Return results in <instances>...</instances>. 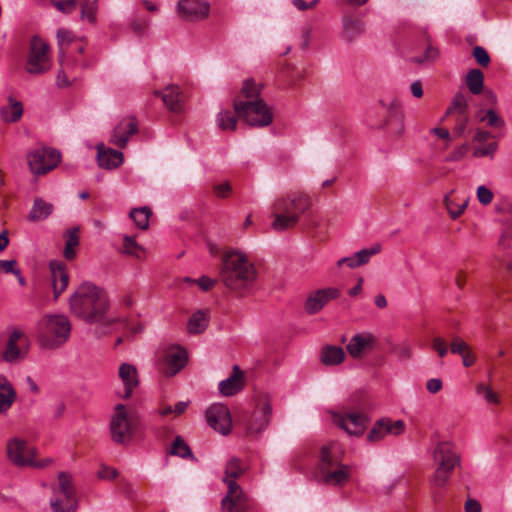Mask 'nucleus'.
Masks as SVG:
<instances>
[{
	"instance_id": "nucleus-1",
	"label": "nucleus",
	"mask_w": 512,
	"mask_h": 512,
	"mask_svg": "<svg viewBox=\"0 0 512 512\" xmlns=\"http://www.w3.org/2000/svg\"><path fill=\"white\" fill-rule=\"evenodd\" d=\"M108 299L106 294L92 283H82L70 298L71 312L88 323H97L95 333L103 336L111 332L109 327L116 319L107 316Z\"/></svg>"
},
{
	"instance_id": "nucleus-2",
	"label": "nucleus",
	"mask_w": 512,
	"mask_h": 512,
	"mask_svg": "<svg viewBox=\"0 0 512 512\" xmlns=\"http://www.w3.org/2000/svg\"><path fill=\"white\" fill-rule=\"evenodd\" d=\"M262 89L261 83L246 79L233 102L235 114L253 127H266L273 121L272 109L260 97Z\"/></svg>"
},
{
	"instance_id": "nucleus-3",
	"label": "nucleus",
	"mask_w": 512,
	"mask_h": 512,
	"mask_svg": "<svg viewBox=\"0 0 512 512\" xmlns=\"http://www.w3.org/2000/svg\"><path fill=\"white\" fill-rule=\"evenodd\" d=\"M219 278L227 288L243 294L254 285L257 271L245 253L229 250L221 257Z\"/></svg>"
},
{
	"instance_id": "nucleus-4",
	"label": "nucleus",
	"mask_w": 512,
	"mask_h": 512,
	"mask_svg": "<svg viewBox=\"0 0 512 512\" xmlns=\"http://www.w3.org/2000/svg\"><path fill=\"white\" fill-rule=\"evenodd\" d=\"M312 206L311 197L302 191H294L278 197L272 204L273 230L281 232L295 227L301 216Z\"/></svg>"
},
{
	"instance_id": "nucleus-5",
	"label": "nucleus",
	"mask_w": 512,
	"mask_h": 512,
	"mask_svg": "<svg viewBox=\"0 0 512 512\" xmlns=\"http://www.w3.org/2000/svg\"><path fill=\"white\" fill-rule=\"evenodd\" d=\"M339 453L340 448L336 442L327 443L321 448L319 482L334 487H343L349 483L352 467L341 462Z\"/></svg>"
},
{
	"instance_id": "nucleus-6",
	"label": "nucleus",
	"mask_w": 512,
	"mask_h": 512,
	"mask_svg": "<svg viewBox=\"0 0 512 512\" xmlns=\"http://www.w3.org/2000/svg\"><path fill=\"white\" fill-rule=\"evenodd\" d=\"M432 459L435 466L431 483L439 488L444 487L453 471L461 464V456L455 444L448 440L439 441L432 449Z\"/></svg>"
},
{
	"instance_id": "nucleus-7",
	"label": "nucleus",
	"mask_w": 512,
	"mask_h": 512,
	"mask_svg": "<svg viewBox=\"0 0 512 512\" xmlns=\"http://www.w3.org/2000/svg\"><path fill=\"white\" fill-rule=\"evenodd\" d=\"M70 333V321L62 314L45 315L37 325V340L45 349L61 347L69 339Z\"/></svg>"
},
{
	"instance_id": "nucleus-8",
	"label": "nucleus",
	"mask_w": 512,
	"mask_h": 512,
	"mask_svg": "<svg viewBox=\"0 0 512 512\" xmlns=\"http://www.w3.org/2000/svg\"><path fill=\"white\" fill-rule=\"evenodd\" d=\"M137 427V418L128 413L124 404H117L110 420L113 441L119 444L129 443L133 439Z\"/></svg>"
},
{
	"instance_id": "nucleus-9",
	"label": "nucleus",
	"mask_w": 512,
	"mask_h": 512,
	"mask_svg": "<svg viewBox=\"0 0 512 512\" xmlns=\"http://www.w3.org/2000/svg\"><path fill=\"white\" fill-rule=\"evenodd\" d=\"M53 512H76L78 501L73 486L72 476L67 472L58 474V488L50 500Z\"/></svg>"
},
{
	"instance_id": "nucleus-10",
	"label": "nucleus",
	"mask_w": 512,
	"mask_h": 512,
	"mask_svg": "<svg viewBox=\"0 0 512 512\" xmlns=\"http://www.w3.org/2000/svg\"><path fill=\"white\" fill-rule=\"evenodd\" d=\"M7 456L16 466H33L43 468L50 465L53 461L46 458L42 461L36 460V449L20 438H12L6 445Z\"/></svg>"
},
{
	"instance_id": "nucleus-11",
	"label": "nucleus",
	"mask_w": 512,
	"mask_h": 512,
	"mask_svg": "<svg viewBox=\"0 0 512 512\" xmlns=\"http://www.w3.org/2000/svg\"><path fill=\"white\" fill-rule=\"evenodd\" d=\"M30 349L27 334L18 327L8 330L7 342L2 352V358L8 363L18 362L26 357Z\"/></svg>"
},
{
	"instance_id": "nucleus-12",
	"label": "nucleus",
	"mask_w": 512,
	"mask_h": 512,
	"mask_svg": "<svg viewBox=\"0 0 512 512\" xmlns=\"http://www.w3.org/2000/svg\"><path fill=\"white\" fill-rule=\"evenodd\" d=\"M60 159L58 151L48 148H37L27 154V162L34 175H44L53 170Z\"/></svg>"
},
{
	"instance_id": "nucleus-13",
	"label": "nucleus",
	"mask_w": 512,
	"mask_h": 512,
	"mask_svg": "<svg viewBox=\"0 0 512 512\" xmlns=\"http://www.w3.org/2000/svg\"><path fill=\"white\" fill-rule=\"evenodd\" d=\"M52 66L49 46L41 38L34 37L31 41L30 53L26 70L30 74H42Z\"/></svg>"
},
{
	"instance_id": "nucleus-14",
	"label": "nucleus",
	"mask_w": 512,
	"mask_h": 512,
	"mask_svg": "<svg viewBox=\"0 0 512 512\" xmlns=\"http://www.w3.org/2000/svg\"><path fill=\"white\" fill-rule=\"evenodd\" d=\"M253 413L248 416L243 427L247 435H254L264 430L270 421L271 404L268 397H263Z\"/></svg>"
},
{
	"instance_id": "nucleus-15",
	"label": "nucleus",
	"mask_w": 512,
	"mask_h": 512,
	"mask_svg": "<svg viewBox=\"0 0 512 512\" xmlns=\"http://www.w3.org/2000/svg\"><path fill=\"white\" fill-rule=\"evenodd\" d=\"M98 0H52V5L65 14H71L77 7L81 10V19L93 24L96 21Z\"/></svg>"
},
{
	"instance_id": "nucleus-16",
	"label": "nucleus",
	"mask_w": 512,
	"mask_h": 512,
	"mask_svg": "<svg viewBox=\"0 0 512 512\" xmlns=\"http://www.w3.org/2000/svg\"><path fill=\"white\" fill-rule=\"evenodd\" d=\"M406 430V424L403 420H392L390 418H381L375 421L367 435L369 442H379L386 436H399Z\"/></svg>"
},
{
	"instance_id": "nucleus-17",
	"label": "nucleus",
	"mask_w": 512,
	"mask_h": 512,
	"mask_svg": "<svg viewBox=\"0 0 512 512\" xmlns=\"http://www.w3.org/2000/svg\"><path fill=\"white\" fill-rule=\"evenodd\" d=\"M207 424L215 431L227 435L232 428V420L228 407L224 404L215 403L205 413Z\"/></svg>"
},
{
	"instance_id": "nucleus-18",
	"label": "nucleus",
	"mask_w": 512,
	"mask_h": 512,
	"mask_svg": "<svg viewBox=\"0 0 512 512\" xmlns=\"http://www.w3.org/2000/svg\"><path fill=\"white\" fill-rule=\"evenodd\" d=\"M341 289L338 287H325L311 292L305 301V311L312 315L321 311L330 301L341 296Z\"/></svg>"
},
{
	"instance_id": "nucleus-19",
	"label": "nucleus",
	"mask_w": 512,
	"mask_h": 512,
	"mask_svg": "<svg viewBox=\"0 0 512 512\" xmlns=\"http://www.w3.org/2000/svg\"><path fill=\"white\" fill-rule=\"evenodd\" d=\"M253 503L241 487H229L221 501L222 512H249Z\"/></svg>"
},
{
	"instance_id": "nucleus-20",
	"label": "nucleus",
	"mask_w": 512,
	"mask_h": 512,
	"mask_svg": "<svg viewBox=\"0 0 512 512\" xmlns=\"http://www.w3.org/2000/svg\"><path fill=\"white\" fill-rule=\"evenodd\" d=\"M495 138V135L486 130L480 128L476 129L473 136V157H488L490 159L494 158V155L498 150V143Z\"/></svg>"
},
{
	"instance_id": "nucleus-21",
	"label": "nucleus",
	"mask_w": 512,
	"mask_h": 512,
	"mask_svg": "<svg viewBox=\"0 0 512 512\" xmlns=\"http://www.w3.org/2000/svg\"><path fill=\"white\" fill-rule=\"evenodd\" d=\"M367 422L368 418L362 413L333 415V423L353 436H361L366 429Z\"/></svg>"
},
{
	"instance_id": "nucleus-22",
	"label": "nucleus",
	"mask_w": 512,
	"mask_h": 512,
	"mask_svg": "<svg viewBox=\"0 0 512 512\" xmlns=\"http://www.w3.org/2000/svg\"><path fill=\"white\" fill-rule=\"evenodd\" d=\"M210 5L202 0H180L178 2V13L181 18L187 21H199L208 17Z\"/></svg>"
},
{
	"instance_id": "nucleus-23",
	"label": "nucleus",
	"mask_w": 512,
	"mask_h": 512,
	"mask_svg": "<svg viewBox=\"0 0 512 512\" xmlns=\"http://www.w3.org/2000/svg\"><path fill=\"white\" fill-rule=\"evenodd\" d=\"M138 132V123L135 117L126 116L114 127L111 142L119 148H124L130 136Z\"/></svg>"
},
{
	"instance_id": "nucleus-24",
	"label": "nucleus",
	"mask_w": 512,
	"mask_h": 512,
	"mask_svg": "<svg viewBox=\"0 0 512 512\" xmlns=\"http://www.w3.org/2000/svg\"><path fill=\"white\" fill-rule=\"evenodd\" d=\"M186 351L179 346L168 347L163 354V371L166 375L173 376L178 373L186 364Z\"/></svg>"
},
{
	"instance_id": "nucleus-25",
	"label": "nucleus",
	"mask_w": 512,
	"mask_h": 512,
	"mask_svg": "<svg viewBox=\"0 0 512 512\" xmlns=\"http://www.w3.org/2000/svg\"><path fill=\"white\" fill-rule=\"evenodd\" d=\"M376 344V338L370 333L354 335L347 344V351L353 358H360L371 351Z\"/></svg>"
},
{
	"instance_id": "nucleus-26",
	"label": "nucleus",
	"mask_w": 512,
	"mask_h": 512,
	"mask_svg": "<svg viewBox=\"0 0 512 512\" xmlns=\"http://www.w3.org/2000/svg\"><path fill=\"white\" fill-rule=\"evenodd\" d=\"M49 268L52 276L54 298L57 299L64 292L69 283V274L66 265L60 261H51Z\"/></svg>"
},
{
	"instance_id": "nucleus-27",
	"label": "nucleus",
	"mask_w": 512,
	"mask_h": 512,
	"mask_svg": "<svg viewBox=\"0 0 512 512\" xmlns=\"http://www.w3.org/2000/svg\"><path fill=\"white\" fill-rule=\"evenodd\" d=\"M57 41L61 56L70 57L73 50L83 53L85 44L82 40H76L71 31L60 28L57 30Z\"/></svg>"
},
{
	"instance_id": "nucleus-28",
	"label": "nucleus",
	"mask_w": 512,
	"mask_h": 512,
	"mask_svg": "<svg viewBox=\"0 0 512 512\" xmlns=\"http://www.w3.org/2000/svg\"><path fill=\"white\" fill-rule=\"evenodd\" d=\"M119 378L124 386V392L119 396L123 399H129L139 384L137 369L131 364L123 363L119 367Z\"/></svg>"
},
{
	"instance_id": "nucleus-29",
	"label": "nucleus",
	"mask_w": 512,
	"mask_h": 512,
	"mask_svg": "<svg viewBox=\"0 0 512 512\" xmlns=\"http://www.w3.org/2000/svg\"><path fill=\"white\" fill-rule=\"evenodd\" d=\"M244 384V373L235 365L232 375L219 383V391L224 396H233L243 389Z\"/></svg>"
},
{
	"instance_id": "nucleus-30",
	"label": "nucleus",
	"mask_w": 512,
	"mask_h": 512,
	"mask_svg": "<svg viewBox=\"0 0 512 512\" xmlns=\"http://www.w3.org/2000/svg\"><path fill=\"white\" fill-rule=\"evenodd\" d=\"M381 250V246L376 244L368 249H363L356 252L354 255L349 257H343L337 261V266L340 268L343 265L349 268H356L369 262L370 258Z\"/></svg>"
},
{
	"instance_id": "nucleus-31",
	"label": "nucleus",
	"mask_w": 512,
	"mask_h": 512,
	"mask_svg": "<svg viewBox=\"0 0 512 512\" xmlns=\"http://www.w3.org/2000/svg\"><path fill=\"white\" fill-rule=\"evenodd\" d=\"M97 160L100 167L104 169H114L123 162V154L120 151L105 148L103 144L97 147Z\"/></svg>"
},
{
	"instance_id": "nucleus-32",
	"label": "nucleus",
	"mask_w": 512,
	"mask_h": 512,
	"mask_svg": "<svg viewBox=\"0 0 512 512\" xmlns=\"http://www.w3.org/2000/svg\"><path fill=\"white\" fill-rule=\"evenodd\" d=\"M245 470L246 466L240 459L232 457L227 461L225 476L223 477V482L227 485V489H229V487H240L236 483V479L241 477Z\"/></svg>"
},
{
	"instance_id": "nucleus-33",
	"label": "nucleus",
	"mask_w": 512,
	"mask_h": 512,
	"mask_svg": "<svg viewBox=\"0 0 512 512\" xmlns=\"http://www.w3.org/2000/svg\"><path fill=\"white\" fill-rule=\"evenodd\" d=\"M454 191L451 193L445 195L444 197V205L452 219H457L460 217L464 211L466 210V207L468 205V198L463 197L459 198L453 195Z\"/></svg>"
},
{
	"instance_id": "nucleus-34",
	"label": "nucleus",
	"mask_w": 512,
	"mask_h": 512,
	"mask_svg": "<svg viewBox=\"0 0 512 512\" xmlns=\"http://www.w3.org/2000/svg\"><path fill=\"white\" fill-rule=\"evenodd\" d=\"M79 60L72 61L71 57L61 56L60 59V70L57 76V85L59 87H68L74 80L72 70ZM81 64H83L81 62Z\"/></svg>"
},
{
	"instance_id": "nucleus-35",
	"label": "nucleus",
	"mask_w": 512,
	"mask_h": 512,
	"mask_svg": "<svg viewBox=\"0 0 512 512\" xmlns=\"http://www.w3.org/2000/svg\"><path fill=\"white\" fill-rule=\"evenodd\" d=\"M53 205L42 198H36L29 212L28 219L32 222L43 221L53 212Z\"/></svg>"
},
{
	"instance_id": "nucleus-36",
	"label": "nucleus",
	"mask_w": 512,
	"mask_h": 512,
	"mask_svg": "<svg viewBox=\"0 0 512 512\" xmlns=\"http://www.w3.org/2000/svg\"><path fill=\"white\" fill-rule=\"evenodd\" d=\"M161 96L165 106L169 110L173 112H178L181 110L183 97L178 86H167L162 92Z\"/></svg>"
},
{
	"instance_id": "nucleus-37",
	"label": "nucleus",
	"mask_w": 512,
	"mask_h": 512,
	"mask_svg": "<svg viewBox=\"0 0 512 512\" xmlns=\"http://www.w3.org/2000/svg\"><path fill=\"white\" fill-rule=\"evenodd\" d=\"M15 398L16 392L11 383L4 376H0V413L6 412Z\"/></svg>"
},
{
	"instance_id": "nucleus-38",
	"label": "nucleus",
	"mask_w": 512,
	"mask_h": 512,
	"mask_svg": "<svg viewBox=\"0 0 512 512\" xmlns=\"http://www.w3.org/2000/svg\"><path fill=\"white\" fill-rule=\"evenodd\" d=\"M23 114V106L21 102L13 97L8 98V104L1 109L2 120L6 123H13L20 120Z\"/></svg>"
},
{
	"instance_id": "nucleus-39",
	"label": "nucleus",
	"mask_w": 512,
	"mask_h": 512,
	"mask_svg": "<svg viewBox=\"0 0 512 512\" xmlns=\"http://www.w3.org/2000/svg\"><path fill=\"white\" fill-rule=\"evenodd\" d=\"M63 237L65 239L63 256L67 260H73L76 257V248L79 246V228L68 229Z\"/></svg>"
},
{
	"instance_id": "nucleus-40",
	"label": "nucleus",
	"mask_w": 512,
	"mask_h": 512,
	"mask_svg": "<svg viewBox=\"0 0 512 512\" xmlns=\"http://www.w3.org/2000/svg\"><path fill=\"white\" fill-rule=\"evenodd\" d=\"M364 31V25L361 20L352 17H346L343 21V38L347 42L354 41Z\"/></svg>"
},
{
	"instance_id": "nucleus-41",
	"label": "nucleus",
	"mask_w": 512,
	"mask_h": 512,
	"mask_svg": "<svg viewBox=\"0 0 512 512\" xmlns=\"http://www.w3.org/2000/svg\"><path fill=\"white\" fill-rule=\"evenodd\" d=\"M344 358V350L338 346H325L320 354L321 362L328 366L338 365L343 362Z\"/></svg>"
},
{
	"instance_id": "nucleus-42",
	"label": "nucleus",
	"mask_w": 512,
	"mask_h": 512,
	"mask_svg": "<svg viewBox=\"0 0 512 512\" xmlns=\"http://www.w3.org/2000/svg\"><path fill=\"white\" fill-rule=\"evenodd\" d=\"M208 325V313L203 310L196 311L188 320L187 329L190 334H200Z\"/></svg>"
},
{
	"instance_id": "nucleus-43",
	"label": "nucleus",
	"mask_w": 512,
	"mask_h": 512,
	"mask_svg": "<svg viewBox=\"0 0 512 512\" xmlns=\"http://www.w3.org/2000/svg\"><path fill=\"white\" fill-rule=\"evenodd\" d=\"M237 114L235 115L230 110H223L218 113L216 117V122L219 129L223 131H234L237 126Z\"/></svg>"
},
{
	"instance_id": "nucleus-44",
	"label": "nucleus",
	"mask_w": 512,
	"mask_h": 512,
	"mask_svg": "<svg viewBox=\"0 0 512 512\" xmlns=\"http://www.w3.org/2000/svg\"><path fill=\"white\" fill-rule=\"evenodd\" d=\"M484 76L481 70L472 69L467 73L466 84L471 93L477 95L483 89Z\"/></svg>"
},
{
	"instance_id": "nucleus-45",
	"label": "nucleus",
	"mask_w": 512,
	"mask_h": 512,
	"mask_svg": "<svg viewBox=\"0 0 512 512\" xmlns=\"http://www.w3.org/2000/svg\"><path fill=\"white\" fill-rule=\"evenodd\" d=\"M151 215V211L147 207L135 208L130 212V217L134 221L135 225L145 230L149 226V218Z\"/></svg>"
},
{
	"instance_id": "nucleus-46",
	"label": "nucleus",
	"mask_w": 512,
	"mask_h": 512,
	"mask_svg": "<svg viewBox=\"0 0 512 512\" xmlns=\"http://www.w3.org/2000/svg\"><path fill=\"white\" fill-rule=\"evenodd\" d=\"M467 100L465 96L461 93H458L454 96L452 104L448 107L445 117L449 115H464L467 114Z\"/></svg>"
},
{
	"instance_id": "nucleus-47",
	"label": "nucleus",
	"mask_w": 512,
	"mask_h": 512,
	"mask_svg": "<svg viewBox=\"0 0 512 512\" xmlns=\"http://www.w3.org/2000/svg\"><path fill=\"white\" fill-rule=\"evenodd\" d=\"M477 117L480 122L486 123L491 128L501 129L505 125L504 120L492 109L487 110L485 113L479 112Z\"/></svg>"
},
{
	"instance_id": "nucleus-48",
	"label": "nucleus",
	"mask_w": 512,
	"mask_h": 512,
	"mask_svg": "<svg viewBox=\"0 0 512 512\" xmlns=\"http://www.w3.org/2000/svg\"><path fill=\"white\" fill-rule=\"evenodd\" d=\"M122 253L140 259L144 254V249L135 241L133 237H123Z\"/></svg>"
},
{
	"instance_id": "nucleus-49",
	"label": "nucleus",
	"mask_w": 512,
	"mask_h": 512,
	"mask_svg": "<svg viewBox=\"0 0 512 512\" xmlns=\"http://www.w3.org/2000/svg\"><path fill=\"white\" fill-rule=\"evenodd\" d=\"M171 454L180 456L182 458H186L192 455L187 443L179 436L175 438L172 444Z\"/></svg>"
},
{
	"instance_id": "nucleus-50",
	"label": "nucleus",
	"mask_w": 512,
	"mask_h": 512,
	"mask_svg": "<svg viewBox=\"0 0 512 512\" xmlns=\"http://www.w3.org/2000/svg\"><path fill=\"white\" fill-rule=\"evenodd\" d=\"M476 392L479 396H481L488 404H498L499 399L496 393L489 387L484 384H479L476 387Z\"/></svg>"
},
{
	"instance_id": "nucleus-51",
	"label": "nucleus",
	"mask_w": 512,
	"mask_h": 512,
	"mask_svg": "<svg viewBox=\"0 0 512 512\" xmlns=\"http://www.w3.org/2000/svg\"><path fill=\"white\" fill-rule=\"evenodd\" d=\"M472 55L480 66L487 67L490 64V56L487 50L482 46H475Z\"/></svg>"
},
{
	"instance_id": "nucleus-52",
	"label": "nucleus",
	"mask_w": 512,
	"mask_h": 512,
	"mask_svg": "<svg viewBox=\"0 0 512 512\" xmlns=\"http://www.w3.org/2000/svg\"><path fill=\"white\" fill-rule=\"evenodd\" d=\"M439 56V51L437 48L428 46L424 52L422 57H415L413 61L419 64L431 63L435 61Z\"/></svg>"
},
{
	"instance_id": "nucleus-53",
	"label": "nucleus",
	"mask_w": 512,
	"mask_h": 512,
	"mask_svg": "<svg viewBox=\"0 0 512 512\" xmlns=\"http://www.w3.org/2000/svg\"><path fill=\"white\" fill-rule=\"evenodd\" d=\"M476 195L478 201L484 206L489 205L494 199L493 192L484 185L477 188Z\"/></svg>"
},
{
	"instance_id": "nucleus-54",
	"label": "nucleus",
	"mask_w": 512,
	"mask_h": 512,
	"mask_svg": "<svg viewBox=\"0 0 512 512\" xmlns=\"http://www.w3.org/2000/svg\"><path fill=\"white\" fill-rule=\"evenodd\" d=\"M469 349V345L460 337L455 336L452 338L450 350L453 354H458L461 356Z\"/></svg>"
},
{
	"instance_id": "nucleus-55",
	"label": "nucleus",
	"mask_w": 512,
	"mask_h": 512,
	"mask_svg": "<svg viewBox=\"0 0 512 512\" xmlns=\"http://www.w3.org/2000/svg\"><path fill=\"white\" fill-rule=\"evenodd\" d=\"M432 349L437 352L439 357L444 358L448 353L446 341L441 337H435L432 341Z\"/></svg>"
},
{
	"instance_id": "nucleus-56",
	"label": "nucleus",
	"mask_w": 512,
	"mask_h": 512,
	"mask_svg": "<svg viewBox=\"0 0 512 512\" xmlns=\"http://www.w3.org/2000/svg\"><path fill=\"white\" fill-rule=\"evenodd\" d=\"M467 123H468V115L467 114L456 116V125L453 129L454 135H456L458 137L461 136L467 127Z\"/></svg>"
},
{
	"instance_id": "nucleus-57",
	"label": "nucleus",
	"mask_w": 512,
	"mask_h": 512,
	"mask_svg": "<svg viewBox=\"0 0 512 512\" xmlns=\"http://www.w3.org/2000/svg\"><path fill=\"white\" fill-rule=\"evenodd\" d=\"M231 190H232V188L228 182H223V183L214 185L215 194L221 198L228 197L231 193Z\"/></svg>"
},
{
	"instance_id": "nucleus-58",
	"label": "nucleus",
	"mask_w": 512,
	"mask_h": 512,
	"mask_svg": "<svg viewBox=\"0 0 512 512\" xmlns=\"http://www.w3.org/2000/svg\"><path fill=\"white\" fill-rule=\"evenodd\" d=\"M149 24L150 22L148 19H137L132 22L131 28L134 32L141 34L148 29Z\"/></svg>"
},
{
	"instance_id": "nucleus-59",
	"label": "nucleus",
	"mask_w": 512,
	"mask_h": 512,
	"mask_svg": "<svg viewBox=\"0 0 512 512\" xmlns=\"http://www.w3.org/2000/svg\"><path fill=\"white\" fill-rule=\"evenodd\" d=\"M16 264L17 262L15 260H0V270L4 273L14 274V271L18 270V268H16Z\"/></svg>"
},
{
	"instance_id": "nucleus-60",
	"label": "nucleus",
	"mask_w": 512,
	"mask_h": 512,
	"mask_svg": "<svg viewBox=\"0 0 512 512\" xmlns=\"http://www.w3.org/2000/svg\"><path fill=\"white\" fill-rule=\"evenodd\" d=\"M196 282L203 291L212 289L216 283L214 279L207 276L200 277Z\"/></svg>"
},
{
	"instance_id": "nucleus-61",
	"label": "nucleus",
	"mask_w": 512,
	"mask_h": 512,
	"mask_svg": "<svg viewBox=\"0 0 512 512\" xmlns=\"http://www.w3.org/2000/svg\"><path fill=\"white\" fill-rule=\"evenodd\" d=\"M426 388L430 393L435 394L442 389V381L439 378L429 379Z\"/></svg>"
},
{
	"instance_id": "nucleus-62",
	"label": "nucleus",
	"mask_w": 512,
	"mask_h": 512,
	"mask_svg": "<svg viewBox=\"0 0 512 512\" xmlns=\"http://www.w3.org/2000/svg\"><path fill=\"white\" fill-rule=\"evenodd\" d=\"M292 3L298 10L305 11L313 9L319 3V0H312L310 3H307L304 0H293Z\"/></svg>"
},
{
	"instance_id": "nucleus-63",
	"label": "nucleus",
	"mask_w": 512,
	"mask_h": 512,
	"mask_svg": "<svg viewBox=\"0 0 512 512\" xmlns=\"http://www.w3.org/2000/svg\"><path fill=\"white\" fill-rule=\"evenodd\" d=\"M468 152V145L464 144L460 147H458L456 150H454L451 155L449 156V159L452 161H458L461 160Z\"/></svg>"
},
{
	"instance_id": "nucleus-64",
	"label": "nucleus",
	"mask_w": 512,
	"mask_h": 512,
	"mask_svg": "<svg viewBox=\"0 0 512 512\" xmlns=\"http://www.w3.org/2000/svg\"><path fill=\"white\" fill-rule=\"evenodd\" d=\"M466 512H481V506L478 501L468 499L465 503Z\"/></svg>"
}]
</instances>
